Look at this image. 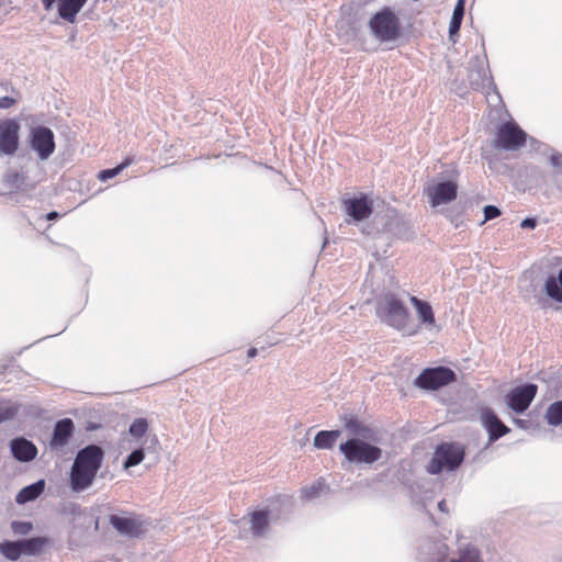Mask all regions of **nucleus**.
I'll use <instances>...</instances> for the list:
<instances>
[{"mask_svg": "<svg viewBox=\"0 0 562 562\" xmlns=\"http://www.w3.org/2000/svg\"><path fill=\"white\" fill-rule=\"evenodd\" d=\"M482 420L488 432V441L494 442L505 436L510 429L498 418V416L490 408L482 413Z\"/></svg>", "mask_w": 562, "mask_h": 562, "instance_id": "17", "label": "nucleus"}, {"mask_svg": "<svg viewBox=\"0 0 562 562\" xmlns=\"http://www.w3.org/2000/svg\"><path fill=\"white\" fill-rule=\"evenodd\" d=\"M109 524L121 535L128 538H138L145 531L144 521L133 514L125 516L110 515Z\"/></svg>", "mask_w": 562, "mask_h": 562, "instance_id": "12", "label": "nucleus"}, {"mask_svg": "<svg viewBox=\"0 0 562 562\" xmlns=\"http://www.w3.org/2000/svg\"><path fill=\"white\" fill-rule=\"evenodd\" d=\"M29 146L40 160L49 159L56 149L54 132L43 125L32 127L29 134Z\"/></svg>", "mask_w": 562, "mask_h": 562, "instance_id": "7", "label": "nucleus"}, {"mask_svg": "<svg viewBox=\"0 0 562 562\" xmlns=\"http://www.w3.org/2000/svg\"><path fill=\"white\" fill-rule=\"evenodd\" d=\"M375 312L382 323L397 330H406L408 310L393 292H386L378 300Z\"/></svg>", "mask_w": 562, "mask_h": 562, "instance_id": "2", "label": "nucleus"}, {"mask_svg": "<svg viewBox=\"0 0 562 562\" xmlns=\"http://www.w3.org/2000/svg\"><path fill=\"white\" fill-rule=\"evenodd\" d=\"M148 430V422L145 418H136L128 428V432L135 439H140Z\"/></svg>", "mask_w": 562, "mask_h": 562, "instance_id": "30", "label": "nucleus"}, {"mask_svg": "<svg viewBox=\"0 0 562 562\" xmlns=\"http://www.w3.org/2000/svg\"><path fill=\"white\" fill-rule=\"evenodd\" d=\"M145 458V452L143 448H138L133 450L123 463V468L125 470L138 465Z\"/></svg>", "mask_w": 562, "mask_h": 562, "instance_id": "32", "label": "nucleus"}, {"mask_svg": "<svg viewBox=\"0 0 562 562\" xmlns=\"http://www.w3.org/2000/svg\"><path fill=\"white\" fill-rule=\"evenodd\" d=\"M551 164L555 167L562 166V156H552Z\"/></svg>", "mask_w": 562, "mask_h": 562, "instance_id": "40", "label": "nucleus"}, {"mask_svg": "<svg viewBox=\"0 0 562 562\" xmlns=\"http://www.w3.org/2000/svg\"><path fill=\"white\" fill-rule=\"evenodd\" d=\"M520 226H521L522 228H530V229H533V228L537 226V221H536V218L527 217V218H525V220L521 222Z\"/></svg>", "mask_w": 562, "mask_h": 562, "instance_id": "39", "label": "nucleus"}, {"mask_svg": "<svg viewBox=\"0 0 562 562\" xmlns=\"http://www.w3.org/2000/svg\"><path fill=\"white\" fill-rule=\"evenodd\" d=\"M538 392V386L527 383L514 387L506 396L508 407L517 414H522L531 404Z\"/></svg>", "mask_w": 562, "mask_h": 562, "instance_id": "11", "label": "nucleus"}, {"mask_svg": "<svg viewBox=\"0 0 562 562\" xmlns=\"http://www.w3.org/2000/svg\"><path fill=\"white\" fill-rule=\"evenodd\" d=\"M25 181V177L19 172L11 171L5 175V183L11 188L20 189Z\"/></svg>", "mask_w": 562, "mask_h": 562, "instance_id": "34", "label": "nucleus"}, {"mask_svg": "<svg viewBox=\"0 0 562 562\" xmlns=\"http://www.w3.org/2000/svg\"><path fill=\"white\" fill-rule=\"evenodd\" d=\"M438 509L442 513H448V506H447V503L445 499H441L439 503H438Z\"/></svg>", "mask_w": 562, "mask_h": 562, "instance_id": "41", "label": "nucleus"}, {"mask_svg": "<svg viewBox=\"0 0 562 562\" xmlns=\"http://www.w3.org/2000/svg\"><path fill=\"white\" fill-rule=\"evenodd\" d=\"M469 82L474 90H480L492 85V78L487 75V61L475 56L469 61Z\"/></svg>", "mask_w": 562, "mask_h": 562, "instance_id": "14", "label": "nucleus"}, {"mask_svg": "<svg viewBox=\"0 0 562 562\" xmlns=\"http://www.w3.org/2000/svg\"><path fill=\"white\" fill-rule=\"evenodd\" d=\"M385 228L398 237H404L409 229L407 222L395 214L385 225Z\"/></svg>", "mask_w": 562, "mask_h": 562, "instance_id": "27", "label": "nucleus"}, {"mask_svg": "<svg viewBox=\"0 0 562 562\" xmlns=\"http://www.w3.org/2000/svg\"><path fill=\"white\" fill-rule=\"evenodd\" d=\"M515 422H516V424H517L518 426H522V424H524V422H522L521 419H516Z\"/></svg>", "mask_w": 562, "mask_h": 562, "instance_id": "44", "label": "nucleus"}, {"mask_svg": "<svg viewBox=\"0 0 562 562\" xmlns=\"http://www.w3.org/2000/svg\"><path fill=\"white\" fill-rule=\"evenodd\" d=\"M18 414V407L11 403H0V423L13 419Z\"/></svg>", "mask_w": 562, "mask_h": 562, "instance_id": "33", "label": "nucleus"}, {"mask_svg": "<svg viewBox=\"0 0 562 562\" xmlns=\"http://www.w3.org/2000/svg\"><path fill=\"white\" fill-rule=\"evenodd\" d=\"M45 488V481L38 480L37 482L23 487L16 495L15 502L18 504H26L36 499Z\"/></svg>", "mask_w": 562, "mask_h": 562, "instance_id": "21", "label": "nucleus"}, {"mask_svg": "<svg viewBox=\"0 0 562 562\" xmlns=\"http://www.w3.org/2000/svg\"><path fill=\"white\" fill-rule=\"evenodd\" d=\"M258 350L256 348H250L247 352L248 358H254L257 356Z\"/></svg>", "mask_w": 562, "mask_h": 562, "instance_id": "43", "label": "nucleus"}, {"mask_svg": "<svg viewBox=\"0 0 562 562\" xmlns=\"http://www.w3.org/2000/svg\"><path fill=\"white\" fill-rule=\"evenodd\" d=\"M464 16V0H458L452 18L449 24V36L454 42L453 36L459 34L461 23Z\"/></svg>", "mask_w": 562, "mask_h": 562, "instance_id": "24", "label": "nucleus"}, {"mask_svg": "<svg viewBox=\"0 0 562 562\" xmlns=\"http://www.w3.org/2000/svg\"><path fill=\"white\" fill-rule=\"evenodd\" d=\"M464 447L459 442H442L435 449L434 457L427 465L430 474H439L443 469L457 470L463 462Z\"/></svg>", "mask_w": 562, "mask_h": 562, "instance_id": "3", "label": "nucleus"}, {"mask_svg": "<svg viewBox=\"0 0 562 562\" xmlns=\"http://www.w3.org/2000/svg\"><path fill=\"white\" fill-rule=\"evenodd\" d=\"M527 140V134L515 122L503 123L496 133L494 146L504 150H517Z\"/></svg>", "mask_w": 562, "mask_h": 562, "instance_id": "8", "label": "nucleus"}, {"mask_svg": "<svg viewBox=\"0 0 562 562\" xmlns=\"http://www.w3.org/2000/svg\"><path fill=\"white\" fill-rule=\"evenodd\" d=\"M431 206L449 203L457 198L458 186L453 181H442L429 184L424 190Z\"/></svg>", "mask_w": 562, "mask_h": 562, "instance_id": "13", "label": "nucleus"}, {"mask_svg": "<svg viewBox=\"0 0 562 562\" xmlns=\"http://www.w3.org/2000/svg\"><path fill=\"white\" fill-rule=\"evenodd\" d=\"M346 429L355 436V438L370 439L372 437V430L363 423H361L353 415H345L342 417Z\"/></svg>", "mask_w": 562, "mask_h": 562, "instance_id": "20", "label": "nucleus"}, {"mask_svg": "<svg viewBox=\"0 0 562 562\" xmlns=\"http://www.w3.org/2000/svg\"><path fill=\"white\" fill-rule=\"evenodd\" d=\"M11 528L16 535H27L32 530L33 526L27 521H13Z\"/></svg>", "mask_w": 562, "mask_h": 562, "instance_id": "37", "label": "nucleus"}, {"mask_svg": "<svg viewBox=\"0 0 562 562\" xmlns=\"http://www.w3.org/2000/svg\"><path fill=\"white\" fill-rule=\"evenodd\" d=\"M0 552L10 561H16L21 557L20 542L5 540L0 543Z\"/></svg>", "mask_w": 562, "mask_h": 562, "instance_id": "28", "label": "nucleus"}, {"mask_svg": "<svg viewBox=\"0 0 562 562\" xmlns=\"http://www.w3.org/2000/svg\"><path fill=\"white\" fill-rule=\"evenodd\" d=\"M457 381V374L448 367L427 368L415 379L414 385L422 390H438Z\"/></svg>", "mask_w": 562, "mask_h": 562, "instance_id": "6", "label": "nucleus"}, {"mask_svg": "<svg viewBox=\"0 0 562 562\" xmlns=\"http://www.w3.org/2000/svg\"><path fill=\"white\" fill-rule=\"evenodd\" d=\"M132 161L133 160L131 158H126L123 162H121L116 167L111 168V169H104V170L100 171L98 178L101 181H106L109 179H112L115 176H117L122 170H124L127 166H130L132 164Z\"/></svg>", "mask_w": 562, "mask_h": 562, "instance_id": "31", "label": "nucleus"}, {"mask_svg": "<svg viewBox=\"0 0 562 562\" xmlns=\"http://www.w3.org/2000/svg\"><path fill=\"white\" fill-rule=\"evenodd\" d=\"M544 291L550 299L562 303V269L559 271L558 278L551 276L547 279Z\"/></svg>", "mask_w": 562, "mask_h": 562, "instance_id": "23", "label": "nucleus"}, {"mask_svg": "<svg viewBox=\"0 0 562 562\" xmlns=\"http://www.w3.org/2000/svg\"><path fill=\"white\" fill-rule=\"evenodd\" d=\"M75 424L70 418H63L58 420L53 430L49 448L54 451H59L66 447L72 437Z\"/></svg>", "mask_w": 562, "mask_h": 562, "instance_id": "15", "label": "nucleus"}, {"mask_svg": "<svg viewBox=\"0 0 562 562\" xmlns=\"http://www.w3.org/2000/svg\"><path fill=\"white\" fill-rule=\"evenodd\" d=\"M20 542V549H21V555H35L41 552L44 544L46 543L45 538L35 537L30 539H23L19 540Z\"/></svg>", "mask_w": 562, "mask_h": 562, "instance_id": "26", "label": "nucleus"}, {"mask_svg": "<svg viewBox=\"0 0 562 562\" xmlns=\"http://www.w3.org/2000/svg\"><path fill=\"white\" fill-rule=\"evenodd\" d=\"M484 213V221L482 223H485L486 221L494 220L501 215V210L495 205H486L483 209Z\"/></svg>", "mask_w": 562, "mask_h": 562, "instance_id": "38", "label": "nucleus"}, {"mask_svg": "<svg viewBox=\"0 0 562 562\" xmlns=\"http://www.w3.org/2000/svg\"><path fill=\"white\" fill-rule=\"evenodd\" d=\"M325 488H326V485L324 484V482L318 481V482L314 483L313 485L305 487L303 490V494L306 499H313V498H316L317 496H319L321 492L324 491Z\"/></svg>", "mask_w": 562, "mask_h": 562, "instance_id": "35", "label": "nucleus"}, {"mask_svg": "<svg viewBox=\"0 0 562 562\" xmlns=\"http://www.w3.org/2000/svg\"><path fill=\"white\" fill-rule=\"evenodd\" d=\"M104 460V450L94 443L78 450L69 473L70 488L80 493L92 486Z\"/></svg>", "mask_w": 562, "mask_h": 562, "instance_id": "1", "label": "nucleus"}, {"mask_svg": "<svg viewBox=\"0 0 562 562\" xmlns=\"http://www.w3.org/2000/svg\"><path fill=\"white\" fill-rule=\"evenodd\" d=\"M546 419L552 426L562 424V401H557L547 408Z\"/></svg>", "mask_w": 562, "mask_h": 562, "instance_id": "29", "label": "nucleus"}, {"mask_svg": "<svg viewBox=\"0 0 562 562\" xmlns=\"http://www.w3.org/2000/svg\"><path fill=\"white\" fill-rule=\"evenodd\" d=\"M339 450L353 464H372L382 458L381 448L360 438H350L340 443Z\"/></svg>", "mask_w": 562, "mask_h": 562, "instance_id": "4", "label": "nucleus"}, {"mask_svg": "<svg viewBox=\"0 0 562 562\" xmlns=\"http://www.w3.org/2000/svg\"><path fill=\"white\" fill-rule=\"evenodd\" d=\"M20 123L15 119L0 120V157L13 156L20 144Z\"/></svg>", "mask_w": 562, "mask_h": 562, "instance_id": "9", "label": "nucleus"}, {"mask_svg": "<svg viewBox=\"0 0 562 562\" xmlns=\"http://www.w3.org/2000/svg\"><path fill=\"white\" fill-rule=\"evenodd\" d=\"M8 86L5 83H0V109H9L15 103V99L7 95Z\"/></svg>", "mask_w": 562, "mask_h": 562, "instance_id": "36", "label": "nucleus"}, {"mask_svg": "<svg viewBox=\"0 0 562 562\" xmlns=\"http://www.w3.org/2000/svg\"><path fill=\"white\" fill-rule=\"evenodd\" d=\"M411 303L415 307L418 318L423 324L432 326L435 324V315L431 305L416 296H411Z\"/></svg>", "mask_w": 562, "mask_h": 562, "instance_id": "22", "label": "nucleus"}, {"mask_svg": "<svg viewBox=\"0 0 562 562\" xmlns=\"http://www.w3.org/2000/svg\"><path fill=\"white\" fill-rule=\"evenodd\" d=\"M45 10H52L56 0H41ZM88 0H58V15L63 20L74 23L77 14Z\"/></svg>", "mask_w": 562, "mask_h": 562, "instance_id": "16", "label": "nucleus"}, {"mask_svg": "<svg viewBox=\"0 0 562 562\" xmlns=\"http://www.w3.org/2000/svg\"><path fill=\"white\" fill-rule=\"evenodd\" d=\"M339 436V430H322L316 434L314 446L317 449H330Z\"/></svg>", "mask_w": 562, "mask_h": 562, "instance_id": "25", "label": "nucleus"}, {"mask_svg": "<svg viewBox=\"0 0 562 562\" xmlns=\"http://www.w3.org/2000/svg\"><path fill=\"white\" fill-rule=\"evenodd\" d=\"M58 216H59V215H58V213H57L56 211H52V212H49V213L46 215V218H47L48 221H52V220L57 218Z\"/></svg>", "mask_w": 562, "mask_h": 562, "instance_id": "42", "label": "nucleus"}, {"mask_svg": "<svg viewBox=\"0 0 562 562\" xmlns=\"http://www.w3.org/2000/svg\"><path fill=\"white\" fill-rule=\"evenodd\" d=\"M341 203L345 213L350 217L346 220L348 224L362 222L369 218L373 212V200L363 193L359 196L344 199Z\"/></svg>", "mask_w": 562, "mask_h": 562, "instance_id": "10", "label": "nucleus"}, {"mask_svg": "<svg viewBox=\"0 0 562 562\" xmlns=\"http://www.w3.org/2000/svg\"><path fill=\"white\" fill-rule=\"evenodd\" d=\"M270 512L268 509H259L249 513L250 532L255 538L266 535L270 524Z\"/></svg>", "mask_w": 562, "mask_h": 562, "instance_id": "19", "label": "nucleus"}, {"mask_svg": "<svg viewBox=\"0 0 562 562\" xmlns=\"http://www.w3.org/2000/svg\"><path fill=\"white\" fill-rule=\"evenodd\" d=\"M450 562H461V561H458V560H452V561H450Z\"/></svg>", "mask_w": 562, "mask_h": 562, "instance_id": "45", "label": "nucleus"}, {"mask_svg": "<svg viewBox=\"0 0 562 562\" xmlns=\"http://www.w3.org/2000/svg\"><path fill=\"white\" fill-rule=\"evenodd\" d=\"M373 36L380 42L394 41L400 36V19L390 8H383L369 21Z\"/></svg>", "mask_w": 562, "mask_h": 562, "instance_id": "5", "label": "nucleus"}, {"mask_svg": "<svg viewBox=\"0 0 562 562\" xmlns=\"http://www.w3.org/2000/svg\"><path fill=\"white\" fill-rule=\"evenodd\" d=\"M10 448L13 457L20 462H30L35 459L37 454L36 446L25 438L11 440Z\"/></svg>", "mask_w": 562, "mask_h": 562, "instance_id": "18", "label": "nucleus"}]
</instances>
